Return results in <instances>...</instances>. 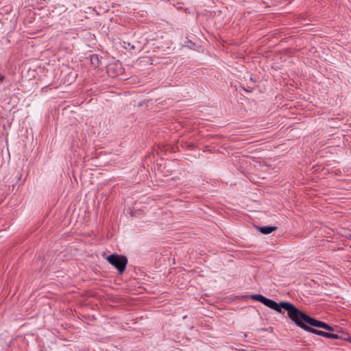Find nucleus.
Wrapping results in <instances>:
<instances>
[{
    "mask_svg": "<svg viewBox=\"0 0 351 351\" xmlns=\"http://www.w3.org/2000/svg\"><path fill=\"white\" fill-rule=\"evenodd\" d=\"M282 306L283 309L288 312L289 318L303 329H304L305 327H308L304 324L307 323L313 326L322 328L329 331L334 330L333 328L327 324L308 317L291 303H283Z\"/></svg>",
    "mask_w": 351,
    "mask_h": 351,
    "instance_id": "f257e3e1",
    "label": "nucleus"
},
{
    "mask_svg": "<svg viewBox=\"0 0 351 351\" xmlns=\"http://www.w3.org/2000/svg\"><path fill=\"white\" fill-rule=\"evenodd\" d=\"M251 297L252 299L261 302L265 306H268L269 308L273 310L276 311L278 313H282V308H283L282 304L288 303L287 302H281L279 304H278L275 301L271 300L270 299H267L260 294L252 295Z\"/></svg>",
    "mask_w": 351,
    "mask_h": 351,
    "instance_id": "f03ea898",
    "label": "nucleus"
},
{
    "mask_svg": "<svg viewBox=\"0 0 351 351\" xmlns=\"http://www.w3.org/2000/svg\"><path fill=\"white\" fill-rule=\"evenodd\" d=\"M107 260L112 265L115 267L120 273H122L125 270L128 263V260L125 256L116 254L108 256Z\"/></svg>",
    "mask_w": 351,
    "mask_h": 351,
    "instance_id": "7ed1b4c3",
    "label": "nucleus"
},
{
    "mask_svg": "<svg viewBox=\"0 0 351 351\" xmlns=\"http://www.w3.org/2000/svg\"><path fill=\"white\" fill-rule=\"evenodd\" d=\"M304 330L308 332H312V333H314L317 335L322 336V337H324L326 338L335 339H337L339 338V336L337 335L326 332H324L322 330H316V329H314V328H312L310 327H305Z\"/></svg>",
    "mask_w": 351,
    "mask_h": 351,
    "instance_id": "20e7f679",
    "label": "nucleus"
},
{
    "mask_svg": "<svg viewBox=\"0 0 351 351\" xmlns=\"http://www.w3.org/2000/svg\"><path fill=\"white\" fill-rule=\"evenodd\" d=\"M275 230H276V227H273V226L263 227V228H259V231L264 234H270Z\"/></svg>",
    "mask_w": 351,
    "mask_h": 351,
    "instance_id": "39448f33",
    "label": "nucleus"
},
{
    "mask_svg": "<svg viewBox=\"0 0 351 351\" xmlns=\"http://www.w3.org/2000/svg\"><path fill=\"white\" fill-rule=\"evenodd\" d=\"M4 77L3 75H0V83H1L3 80Z\"/></svg>",
    "mask_w": 351,
    "mask_h": 351,
    "instance_id": "423d86ee",
    "label": "nucleus"
},
{
    "mask_svg": "<svg viewBox=\"0 0 351 351\" xmlns=\"http://www.w3.org/2000/svg\"><path fill=\"white\" fill-rule=\"evenodd\" d=\"M346 339L351 342V337H348Z\"/></svg>",
    "mask_w": 351,
    "mask_h": 351,
    "instance_id": "0eeeda50",
    "label": "nucleus"
},
{
    "mask_svg": "<svg viewBox=\"0 0 351 351\" xmlns=\"http://www.w3.org/2000/svg\"><path fill=\"white\" fill-rule=\"evenodd\" d=\"M348 239H351V234H349L348 237H347Z\"/></svg>",
    "mask_w": 351,
    "mask_h": 351,
    "instance_id": "6e6552de",
    "label": "nucleus"
},
{
    "mask_svg": "<svg viewBox=\"0 0 351 351\" xmlns=\"http://www.w3.org/2000/svg\"><path fill=\"white\" fill-rule=\"evenodd\" d=\"M93 58H97V57H96V56H93V57L91 58V60H93Z\"/></svg>",
    "mask_w": 351,
    "mask_h": 351,
    "instance_id": "1a4fd4ad",
    "label": "nucleus"
}]
</instances>
